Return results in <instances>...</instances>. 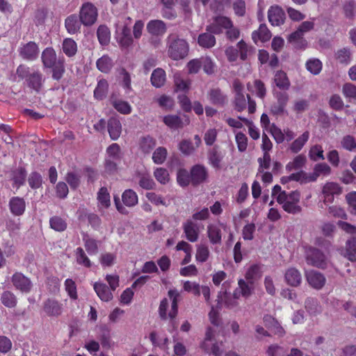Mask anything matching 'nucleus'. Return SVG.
Returning <instances> with one entry per match:
<instances>
[{
  "mask_svg": "<svg viewBox=\"0 0 356 356\" xmlns=\"http://www.w3.org/2000/svg\"><path fill=\"white\" fill-rule=\"evenodd\" d=\"M331 173L330 167L325 163H319L316 164L314 167V171L312 172V175L314 177V181L317 179V178L321 176H327Z\"/></svg>",
  "mask_w": 356,
  "mask_h": 356,
  "instance_id": "3c124183",
  "label": "nucleus"
},
{
  "mask_svg": "<svg viewBox=\"0 0 356 356\" xmlns=\"http://www.w3.org/2000/svg\"><path fill=\"white\" fill-rule=\"evenodd\" d=\"M259 277V267L257 265L250 266L245 274V280L254 284V281Z\"/></svg>",
  "mask_w": 356,
  "mask_h": 356,
  "instance_id": "6e6d98bb",
  "label": "nucleus"
},
{
  "mask_svg": "<svg viewBox=\"0 0 356 356\" xmlns=\"http://www.w3.org/2000/svg\"><path fill=\"white\" fill-rule=\"evenodd\" d=\"M254 291V284L244 279H239L238 280V286L233 293L234 300H229L225 293H219L218 296V305H221L224 304L229 308H233L238 305L236 300L241 297L248 298L253 293Z\"/></svg>",
  "mask_w": 356,
  "mask_h": 356,
  "instance_id": "f257e3e1",
  "label": "nucleus"
},
{
  "mask_svg": "<svg viewBox=\"0 0 356 356\" xmlns=\"http://www.w3.org/2000/svg\"><path fill=\"white\" fill-rule=\"evenodd\" d=\"M167 157V149L165 147H159L153 153L152 159L156 164L163 163Z\"/></svg>",
  "mask_w": 356,
  "mask_h": 356,
  "instance_id": "052dcab7",
  "label": "nucleus"
},
{
  "mask_svg": "<svg viewBox=\"0 0 356 356\" xmlns=\"http://www.w3.org/2000/svg\"><path fill=\"white\" fill-rule=\"evenodd\" d=\"M154 176L161 184H166L170 181L168 171L163 168H156L154 171Z\"/></svg>",
  "mask_w": 356,
  "mask_h": 356,
  "instance_id": "603ef678",
  "label": "nucleus"
},
{
  "mask_svg": "<svg viewBox=\"0 0 356 356\" xmlns=\"http://www.w3.org/2000/svg\"><path fill=\"white\" fill-rule=\"evenodd\" d=\"M288 179H292L293 181H298L300 184H307L314 181V177L312 175V172L307 173L304 171L293 173L289 176Z\"/></svg>",
  "mask_w": 356,
  "mask_h": 356,
  "instance_id": "ea45409f",
  "label": "nucleus"
},
{
  "mask_svg": "<svg viewBox=\"0 0 356 356\" xmlns=\"http://www.w3.org/2000/svg\"><path fill=\"white\" fill-rule=\"evenodd\" d=\"M300 195L297 191L289 193L281 192L277 197V202L282 206L283 209L289 213H298L301 211L298 204Z\"/></svg>",
  "mask_w": 356,
  "mask_h": 356,
  "instance_id": "39448f33",
  "label": "nucleus"
},
{
  "mask_svg": "<svg viewBox=\"0 0 356 356\" xmlns=\"http://www.w3.org/2000/svg\"><path fill=\"white\" fill-rule=\"evenodd\" d=\"M285 280L291 286H298L302 281L300 273L294 268H289L285 273Z\"/></svg>",
  "mask_w": 356,
  "mask_h": 356,
  "instance_id": "393cba45",
  "label": "nucleus"
},
{
  "mask_svg": "<svg viewBox=\"0 0 356 356\" xmlns=\"http://www.w3.org/2000/svg\"><path fill=\"white\" fill-rule=\"evenodd\" d=\"M97 67L99 70L107 73L113 67V61L108 56H103L97 60Z\"/></svg>",
  "mask_w": 356,
  "mask_h": 356,
  "instance_id": "8fccbe9b",
  "label": "nucleus"
},
{
  "mask_svg": "<svg viewBox=\"0 0 356 356\" xmlns=\"http://www.w3.org/2000/svg\"><path fill=\"white\" fill-rule=\"evenodd\" d=\"M107 159L119 160L121 157L120 147L117 143L111 145L106 149Z\"/></svg>",
  "mask_w": 356,
  "mask_h": 356,
  "instance_id": "e2e57ef3",
  "label": "nucleus"
},
{
  "mask_svg": "<svg viewBox=\"0 0 356 356\" xmlns=\"http://www.w3.org/2000/svg\"><path fill=\"white\" fill-rule=\"evenodd\" d=\"M314 24L312 21L303 22L298 28V29L292 33L289 37V40L291 42H295L301 39L305 33H307L314 29Z\"/></svg>",
  "mask_w": 356,
  "mask_h": 356,
  "instance_id": "412c9836",
  "label": "nucleus"
},
{
  "mask_svg": "<svg viewBox=\"0 0 356 356\" xmlns=\"http://www.w3.org/2000/svg\"><path fill=\"white\" fill-rule=\"evenodd\" d=\"M108 131L111 138L118 140L122 133V124L120 120L115 118H111L108 122Z\"/></svg>",
  "mask_w": 356,
  "mask_h": 356,
  "instance_id": "b1692460",
  "label": "nucleus"
},
{
  "mask_svg": "<svg viewBox=\"0 0 356 356\" xmlns=\"http://www.w3.org/2000/svg\"><path fill=\"white\" fill-rule=\"evenodd\" d=\"M170 301L164 298L161 301L159 307V314L162 319L170 318L173 319L176 317L178 312V298L179 293L177 289H170L168 292Z\"/></svg>",
  "mask_w": 356,
  "mask_h": 356,
  "instance_id": "7ed1b4c3",
  "label": "nucleus"
},
{
  "mask_svg": "<svg viewBox=\"0 0 356 356\" xmlns=\"http://www.w3.org/2000/svg\"><path fill=\"white\" fill-rule=\"evenodd\" d=\"M62 49L66 56H73L77 52V44L72 38H65L63 41Z\"/></svg>",
  "mask_w": 356,
  "mask_h": 356,
  "instance_id": "e433bc0d",
  "label": "nucleus"
},
{
  "mask_svg": "<svg viewBox=\"0 0 356 356\" xmlns=\"http://www.w3.org/2000/svg\"><path fill=\"white\" fill-rule=\"evenodd\" d=\"M342 254L351 261L356 260V238L346 241L345 250Z\"/></svg>",
  "mask_w": 356,
  "mask_h": 356,
  "instance_id": "c9c22d12",
  "label": "nucleus"
},
{
  "mask_svg": "<svg viewBox=\"0 0 356 356\" xmlns=\"http://www.w3.org/2000/svg\"><path fill=\"white\" fill-rule=\"evenodd\" d=\"M147 29L152 35H160L165 33L166 26L163 21L154 19L148 22Z\"/></svg>",
  "mask_w": 356,
  "mask_h": 356,
  "instance_id": "bb28decb",
  "label": "nucleus"
},
{
  "mask_svg": "<svg viewBox=\"0 0 356 356\" xmlns=\"http://www.w3.org/2000/svg\"><path fill=\"white\" fill-rule=\"evenodd\" d=\"M183 291L187 293H191L195 296L200 295V285L196 282H191L189 280L182 281Z\"/></svg>",
  "mask_w": 356,
  "mask_h": 356,
  "instance_id": "de8ad7c7",
  "label": "nucleus"
},
{
  "mask_svg": "<svg viewBox=\"0 0 356 356\" xmlns=\"http://www.w3.org/2000/svg\"><path fill=\"white\" fill-rule=\"evenodd\" d=\"M250 92L254 93L257 97L264 98L266 95V90L263 82L260 80H254L252 83L249 82L247 85Z\"/></svg>",
  "mask_w": 356,
  "mask_h": 356,
  "instance_id": "473e14b6",
  "label": "nucleus"
},
{
  "mask_svg": "<svg viewBox=\"0 0 356 356\" xmlns=\"http://www.w3.org/2000/svg\"><path fill=\"white\" fill-rule=\"evenodd\" d=\"M189 51L188 43L175 34H170L167 38V51L168 56L174 60H179L187 56Z\"/></svg>",
  "mask_w": 356,
  "mask_h": 356,
  "instance_id": "f03ea898",
  "label": "nucleus"
},
{
  "mask_svg": "<svg viewBox=\"0 0 356 356\" xmlns=\"http://www.w3.org/2000/svg\"><path fill=\"white\" fill-rule=\"evenodd\" d=\"M342 93L346 98L356 99V86L350 83H347L343 86Z\"/></svg>",
  "mask_w": 356,
  "mask_h": 356,
  "instance_id": "774afa93",
  "label": "nucleus"
},
{
  "mask_svg": "<svg viewBox=\"0 0 356 356\" xmlns=\"http://www.w3.org/2000/svg\"><path fill=\"white\" fill-rule=\"evenodd\" d=\"M83 241L85 248L89 254L92 255L97 253L98 243L95 239L90 237L87 234H83Z\"/></svg>",
  "mask_w": 356,
  "mask_h": 356,
  "instance_id": "a19ab883",
  "label": "nucleus"
},
{
  "mask_svg": "<svg viewBox=\"0 0 356 356\" xmlns=\"http://www.w3.org/2000/svg\"><path fill=\"white\" fill-rule=\"evenodd\" d=\"M309 138V133L305 131L301 136L296 138L290 145V150L293 153L300 152Z\"/></svg>",
  "mask_w": 356,
  "mask_h": 356,
  "instance_id": "4c0bfd02",
  "label": "nucleus"
},
{
  "mask_svg": "<svg viewBox=\"0 0 356 356\" xmlns=\"http://www.w3.org/2000/svg\"><path fill=\"white\" fill-rule=\"evenodd\" d=\"M42 60L45 67H53L56 60V54L51 47L46 48L42 54Z\"/></svg>",
  "mask_w": 356,
  "mask_h": 356,
  "instance_id": "2f4dec72",
  "label": "nucleus"
},
{
  "mask_svg": "<svg viewBox=\"0 0 356 356\" xmlns=\"http://www.w3.org/2000/svg\"><path fill=\"white\" fill-rule=\"evenodd\" d=\"M174 82L176 91L186 92L189 90L191 81L183 79L179 74L175 75Z\"/></svg>",
  "mask_w": 356,
  "mask_h": 356,
  "instance_id": "5fc2aeb1",
  "label": "nucleus"
},
{
  "mask_svg": "<svg viewBox=\"0 0 356 356\" xmlns=\"http://www.w3.org/2000/svg\"><path fill=\"white\" fill-rule=\"evenodd\" d=\"M112 105L119 113L124 115L129 114L132 111L131 105L121 99L113 100Z\"/></svg>",
  "mask_w": 356,
  "mask_h": 356,
  "instance_id": "09e8293b",
  "label": "nucleus"
},
{
  "mask_svg": "<svg viewBox=\"0 0 356 356\" xmlns=\"http://www.w3.org/2000/svg\"><path fill=\"white\" fill-rule=\"evenodd\" d=\"M156 102L161 107L166 110L172 109L175 105L173 99L165 95H161L156 98Z\"/></svg>",
  "mask_w": 356,
  "mask_h": 356,
  "instance_id": "bf43d9fd",
  "label": "nucleus"
},
{
  "mask_svg": "<svg viewBox=\"0 0 356 356\" xmlns=\"http://www.w3.org/2000/svg\"><path fill=\"white\" fill-rule=\"evenodd\" d=\"M336 58L341 63L348 64L351 60V53L348 49L343 48L335 54Z\"/></svg>",
  "mask_w": 356,
  "mask_h": 356,
  "instance_id": "13d9d810",
  "label": "nucleus"
},
{
  "mask_svg": "<svg viewBox=\"0 0 356 356\" xmlns=\"http://www.w3.org/2000/svg\"><path fill=\"white\" fill-rule=\"evenodd\" d=\"M210 250L207 245L200 243L196 245L195 260L198 263H204L210 257Z\"/></svg>",
  "mask_w": 356,
  "mask_h": 356,
  "instance_id": "c756f323",
  "label": "nucleus"
},
{
  "mask_svg": "<svg viewBox=\"0 0 356 356\" xmlns=\"http://www.w3.org/2000/svg\"><path fill=\"white\" fill-rule=\"evenodd\" d=\"M274 81L275 85L282 90H288L290 86V81L286 74L283 71H278L275 74Z\"/></svg>",
  "mask_w": 356,
  "mask_h": 356,
  "instance_id": "58836bf2",
  "label": "nucleus"
},
{
  "mask_svg": "<svg viewBox=\"0 0 356 356\" xmlns=\"http://www.w3.org/2000/svg\"><path fill=\"white\" fill-rule=\"evenodd\" d=\"M232 22L225 16H217L213 19V22L207 27V31L215 33H221L223 30L230 28Z\"/></svg>",
  "mask_w": 356,
  "mask_h": 356,
  "instance_id": "f8f14e48",
  "label": "nucleus"
},
{
  "mask_svg": "<svg viewBox=\"0 0 356 356\" xmlns=\"http://www.w3.org/2000/svg\"><path fill=\"white\" fill-rule=\"evenodd\" d=\"M97 34L99 42L102 44H106L110 41L111 33L107 26L104 25L99 26L97 29Z\"/></svg>",
  "mask_w": 356,
  "mask_h": 356,
  "instance_id": "864d4df0",
  "label": "nucleus"
},
{
  "mask_svg": "<svg viewBox=\"0 0 356 356\" xmlns=\"http://www.w3.org/2000/svg\"><path fill=\"white\" fill-rule=\"evenodd\" d=\"M222 229H225V225L220 222L208 225L207 233L211 244H220L221 243Z\"/></svg>",
  "mask_w": 356,
  "mask_h": 356,
  "instance_id": "9d476101",
  "label": "nucleus"
},
{
  "mask_svg": "<svg viewBox=\"0 0 356 356\" xmlns=\"http://www.w3.org/2000/svg\"><path fill=\"white\" fill-rule=\"evenodd\" d=\"M131 24V18L124 15L119 17L115 23V38L122 47H127L133 43L129 29Z\"/></svg>",
  "mask_w": 356,
  "mask_h": 356,
  "instance_id": "20e7f679",
  "label": "nucleus"
},
{
  "mask_svg": "<svg viewBox=\"0 0 356 356\" xmlns=\"http://www.w3.org/2000/svg\"><path fill=\"white\" fill-rule=\"evenodd\" d=\"M183 229L188 241L194 243L198 240L200 229L196 222L187 220L183 225Z\"/></svg>",
  "mask_w": 356,
  "mask_h": 356,
  "instance_id": "f3484780",
  "label": "nucleus"
},
{
  "mask_svg": "<svg viewBox=\"0 0 356 356\" xmlns=\"http://www.w3.org/2000/svg\"><path fill=\"white\" fill-rule=\"evenodd\" d=\"M75 257L76 261L78 264L86 268H90L92 266L90 259L86 255L83 248H77L75 250Z\"/></svg>",
  "mask_w": 356,
  "mask_h": 356,
  "instance_id": "c03bdc74",
  "label": "nucleus"
},
{
  "mask_svg": "<svg viewBox=\"0 0 356 356\" xmlns=\"http://www.w3.org/2000/svg\"><path fill=\"white\" fill-rule=\"evenodd\" d=\"M276 98L277 102L271 106V111L275 114H279L284 111L289 101V95L286 92H277Z\"/></svg>",
  "mask_w": 356,
  "mask_h": 356,
  "instance_id": "c85d7f7f",
  "label": "nucleus"
},
{
  "mask_svg": "<svg viewBox=\"0 0 356 356\" xmlns=\"http://www.w3.org/2000/svg\"><path fill=\"white\" fill-rule=\"evenodd\" d=\"M268 18L271 25L280 26L284 22L285 13L280 6L274 5L268 9Z\"/></svg>",
  "mask_w": 356,
  "mask_h": 356,
  "instance_id": "2eb2a0df",
  "label": "nucleus"
},
{
  "mask_svg": "<svg viewBox=\"0 0 356 356\" xmlns=\"http://www.w3.org/2000/svg\"><path fill=\"white\" fill-rule=\"evenodd\" d=\"M277 143H282L284 140V134L283 131L281 130L279 127L275 126L274 124H272L268 131Z\"/></svg>",
  "mask_w": 356,
  "mask_h": 356,
  "instance_id": "0e129e2a",
  "label": "nucleus"
},
{
  "mask_svg": "<svg viewBox=\"0 0 356 356\" xmlns=\"http://www.w3.org/2000/svg\"><path fill=\"white\" fill-rule=\"evenodd\" d=\"M137 177L138 179V184L143 189L151 190L155 187V182L147 172H139Z\"/></svg>",
  "mask_w": 356,
  "mask_h": 356,
  "instance_id": "72a5a7b5",
  "label": "nucleus"
},
{
  "mask_svg": "<svg viewBox=\"0 0 356 356\" xmlns=\"http://www.w3.org/2000/svg\"><path fill=\"white\" fill-rule=\"evenodd\" d=\"M43 311L48 316L58 317L63 312V305L57 300L48 299L44 302Z\"/></svg>",
  "mask_w": 356,
  "mask_h": 356,
  "instance_id": "ddd939ff",
  "label": "nucleus"
},
{
  "mask_svg": "<svg viewBox=\"0 0 356 356\" xmlns=\"http://www.w3.org/2000/svg\"><path fill=\"white\" fill-rule=\"evenodd\" d=\"M306 257L308 263L313 266L324 268L327 261V257L318 249L309 248L306 252Z\"/></svg>",
  "mask_w": 356,
  "mask_h": 356,
  "instance_id": "6e6552de",
  "label": "nucleus"
},
{
  "mask_svg": "<svg viewBox=\"0 0 356 356\" xmlns=\"http://www.w3.org/2000/svg\"><path fill=\"white\" fill-rule=\"evenodd\" d=\"M9 207L11 213L15 216H21L24 213L26 204L22 198L14 197L10 199Z\"/></svg>",
  "mask_w": 356,
  "mask_h": 356,
  "instance_id": "a878e982",
  "label": "nucleus"
},
{
  "mask_svg": "<svg viewBox=\"0 0 356 356\" xmlns=\"http://www.w3.org/2000/svg\"><path fill=\"white\" fill-rule=\"evenodd\" d=\"M51 227L57 232H63L67 228V223L61 218L54 216L50 219Z\"/></svg>",
  "mask_w": 356,
  "mask_h": 356,
  "instance_id": "680f3d73",
  "label": "nucleus"
},
{
  "mask_svg": "<svg viewBox=\"0 0 356 356\" xmlns=\"http://www.w3.org/2000/svg\"><path fill=\"white\" fill-rule=\"evenodd\" d=\"M163 123L170 129H178L189 124L188 118L184 116V119L177 115H167L163 118Z\"/></svg>",
  "mask_w": 356,
  "mask_h": 356,
  "instance_id": "dca6fc26",
  "label": "nucleus"
},
{
  "mask_svg": "<svg viewBox=\"0 0 356 356\" xmlns=\"http://www.w3.org/2000/svg\"><path fill=\"white\" fill-rule=\"evenodd\" d=\"M122 201L120 203L118 197H114L115 205L117 211L122 214H128V211L126 208L134 207L138 203V196L137 193L132 189H126L122 194Z\"/></svg>",
  "mask_w": 356,
  "mask_h": 356,
  "instance_id": "423d86ee",
  "label": "nucleus"
},
{
  "mask_svg": "<svg viewBox=\"0 0 356 356\" xmlns=\"http://www.w3.org/2000/svg\"><path fill=\"white\" fill-rule=\"evenodd\" d=\"M252 38L254 43L264 42L270 40L271 33L266 24H261L259 29L252 33Z\"/></svg>",
  "mask_w": 356,
  "mask_h": 356,
  "instance_id": "5701e85b",
  "label": "nucleus"
},
{
  "mask_svg": "<svg viewBox=\"0 0 356 356\" xmlns=\"http://www.w3.org/2000/svg\"><path fill=\"white\" fill-rule=\"evenodd\" d=\"M98 12L97 8L90 3L82 5L79 12V19L84 26H89L94 24L97 19Z\"/></svg>",
  "mask_w": 356,
  "mask_h": 356,
  "instance_id": "0eeeda50",
  "label": "nucleus"
},
{
  "mask_svg": "<svg viewBox=\"0 0 356 356\" xmlns=\"http://www.w3.org/2000/svg\"><path fill=\"white\" fill-rule=\"evenodd\" d=\"M214 335L215 330L211 327H208L205 333L204 340L201 344V348L207 353H212L216 356L220 348L218 344L213 341Z\"/></svg>",
  "mask_w": 356,
  "mask_h": 356,
  "instance_id": "9b49d317",
  "label": "nucleus"
},
{
  "mask_svg": "<svg viewBox=\"0 0 356 356\" xmlns=\"http://www.w3.org/2000/svg\"><path fill=\"white\" fill-rule=\"evenodd\" d=\"M208 177L206 168L202 165H195L191 170V180L194 184L204 181Z\"/></svg>",
  "mask_w": 356,
  "mask_h": 356,
  "instance_id": "aec40b11",
  "label": "nucleus"
},
{
  "mask_svg": "<svg viewBox=\"0 0 356 356\" xmlns=\"http://www.w3.org/2000/svg\"><path fill=\"white\" fill-rule=\"evenodd\" d=\"M341 188L338 184L334 182L326 183L323 186L322 189L324 203L326 204L332 202L334 196L341 194Z\"/></svg>",
  "mask_w": 356,
  "mask_h": 356,
  "instance_id": "4468645a",
  "label": "nucleus"
},
{
  "mask_svg": "<svg viewBox=\"0 0 356 356\" xmlns=\"http://www.w3.org/2000/svg\"><path fill=\"white\" fill-rule=\"evenodd\" d=\"M305 67L311 74L317 75L321 72L323 64L319 59L313 58L306 62Z\"/></svg>",
  "mask_w": 356,
  "mask_h": 356,
  "instance_id": "37998d69",
  "label": "nucleus"
},
{
  "mask_svg": "<svg viewBox=\"0 0 356 356\" xmlns=\"http://www.w3.org/2000/svg\"><path fill=\"white\" fill-rule=\"evenodd\" d=\"M97 207L99 211H104L111 206V197L108 189L105 187H102L97 196Z\"/></svg>",
  "mask_w": 356,
  "mask_h": 356,
  "instance_id": "4be33fe9",
  "label": "nucleus"
},
{
  "mask_svg": "<svg viewBox=\"0 0 356 356\" xmlns=\"http://www.w3.org/2000/svg\"><path fill=\"white\" fill-rule=\"evenodd\" d=\"M65 28L70 34H75L79 32L81 23L76 15H70L65 19Z\"/></svg>",
  "mask_w": 356,
  "mask_h": 356,
  "instance_id": "f704fd0d",
  "label": "nucleus"
},
{
  "mask_svg": "<svg viewBox=\"0 0 356 356\" xmlns=\"http://www.w3.org/2000/svg\"><path fill=\"white\" fill-rule=\"evenodd\" d=\"M155 140L149 137H144L140 143V147L145 153H149L155 146Z\"/></svg>",
  "mask_w": 356,
  "mask_h": 356,
  "instance_id": "69168bd1",
  "label": "nucleus"
},
{
  "mask_svg": "<svg viewBox=\"0 0 356 356\" xmlns=\"http://www.w3.org/2000/svg\"><path fill=\"white\" fill-rule=\"evenodd\" d=\"M287 350L277 344L270 345L267 350L268 356H286Z\"/></svg>",
  "mask_w": 356,
  "mask_h": 356,
  "instance_id": "4d7b16f0",
  "label": "nucleus"
},
{
  "mask_svg": "<svg viewBox=\"0 0 356 356\" xmlns=\"http://www.w3.org/2000/svg\"><path fill=\"white\" fill-rule=\"evenodd\" d=\"M209 96L210 101L214 104L223 105L227 101L226 96L218 89L211 90Z\"/></svg>",
  "mask_w": 356,
  "mask_h": 356,
  "instance_id": "a18cd8bd",
  "label": "nucleus"
},
{
  "mask_svg": "<svg viewBox=\"0 0 356 356\" xmlns=\"http://www.w3.org/2000/svg\"><path fill=\"white\" fill-rule=\"evenodd\" d=\"M166 80L165 71L161 68L154 70L151 76V83L156 88L163 86Z\"/></svg>",
  "mask_w": 356,
  "mask_h": 356,
  "instance_id": "7c9ffc66",
  "label": "nucleus"
},
{
  "mask_svg": "<svg viewBox=\"0 0 356 356\" xmlns=\"http://www.w3.org/2000/svg\"><path fill=\"white\" fill-rule=\"evenodd\" d=\"M1 302L8 307H13L15 306L17 300L13 293L9 291H5L1 298Z\"/></svg>",
  "mask_w": 356,
  "mask_h": 356,
  "instance_id": "338daca9",
  "label": "nucleus"
},
{
  "mask_svg": "<svg viewBox=\"0 0 356 356\" xmlns=\"http://www.w3.org/2000/svg\"><path fill=\"white\" fill-rule=\"evenodd\" d=\"M18 52L23 59L33 60L38 56L39 48L35 42L31 41L25 44H22L19 47Z\"/></svg>",
  "mask_w": 356,
  "mask_h": 356,
  "instance_id": "1a4fd4ad",
  "label": "nucleus"
},
{
  "mask_svg": "<svg viewBox=\"0 0 356 356\" xmlns=\"http://www.w3.org/2000/svg\"><path fill=\"white\" fill-rule=\"evenodd\" d=\"M197 42L202 47L211 48L216 44V38L212 34L204 33L199 35Z\"/></svg>",
  "mask_w": 356,
  "mask_h": 356,
  "instance_id": "79ce46f5",
  "label": "nucleus"
},
{
  "mask_svg": "<svg viewBox=\"0 0 356 356\" xmlns=\"http://www.w3.org/2000/svg\"><path fill=\"white\" fill-rule=\"evenodd\" d=\"M94 290L97 296L104 302H108L113 298V294L108 288L103 283L95 282L93 284Z\"/></svg>",
  "mask_w": 356,
  "mask_h": 356,
  "instance_id": "cd10ccee",
  "label": "nucleus"
},
{
  "mask_svg": "<svg viewBox=\"0 0 356 356\" xmlns=\"http://www.w3.org/2000/svg\"><path fill=\"white\" fill-rule=\"evenodd\" d=\"M306 162V157L300 154L296 156L291 161L286 165V169L289 171L300 169L304 166Z\"/></svg>",
  "mask_w": 356,
  "mask_h": 356,
  "instance_id": "49530a36",
  "label": "nucleus"
},
{
  "mask_svg": "<svg viewBox=\"0 0 356 356\" xmlns=\"http://www.w3.org/2000/svg\"><path fill=\"white\" fill-rule=\"evenodd\" d=\"M306 278L309 284L316 289H321L325 283L323 275L315 270L307 271Z\"/></svg>",
  "mask_w": 356,
  "mask_h": 356,
  "instance_id": "6ab92c4d",
  "label": "nucleus"
},
{
  "mask_svg": "<svg viewBox=\"0 0 356 356\" xmlns=\"http://www.w3.org/2000/svg\"><path fill=\"white\" fill-rule=\"evenodd\" d=\"M12 282L16 289L22 292H29L31 289L30 280L19 273H16L13 275Z\"/></svg>",
  "mask_w": 356,
  "mask_h": 356,
  "instance_id": "a211bd4d",
  "label": "nucleus"
}]
</instances>
